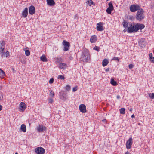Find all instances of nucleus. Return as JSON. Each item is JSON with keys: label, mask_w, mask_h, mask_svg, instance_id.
I'll list each match as a JSON object with an SVG mask.
<instances>
[{"label": "nucleus", "mask_w": 154, "mask_h": 154, "mask_svg": "<svg viewBox=\"0 0 154 154\" xmlns=\"http://www.w3.org/2000/svg\"><path fill=\"white\" fill-rule=\"evenodd\" d=\"M25 54L27 56H29L30 54V51L29 50H26L25 51Z\"/></svg>", "instance_id": "7c9ffc66"}, {"label": "nucleus", "mask_w": 154, "mask_h": 154, "mask_svg": "<svg viewBox=\"0 0 154 154\" xmlns=\"http://www.w3.org/2000/svg\"><path fill=\"white\" fill-rule=\"evenodd\" d=\"M90 2V3L91 4L93 5H95L94 4V3L93 1L91 0H90V1H88V2L89 3V2Z\"/></svg>", "instance_id": "de8ad7c7"}, {"label": "nucleus", "mask_w": 154, "mask_h": 154, "mask_svg": "<svg viewBox=\"0 0 154 154\" xmlns=\"http://www.w3.org/2000/svg\"><path fill=\"white\" fill-rule=\"evenodd\" d=\"M9 52L8 51L6 52L5 53L6 57H7L9 55Z\"/></svg>", "instance_id": "c03bdc74"}, {"label": "nucleus", "mask_w": 154, "mask_h": 154, "mask_svg": "<svg viewBox=\"0 0 154 154\" xmlns=\"http://www.w3.org/2000/svg\"><path fill=\"white\" fill-rule=\"evenodd\" d=\"M62 58L61 57H56L55 58V60L56 63H59L62 61Z\"/></svg>", "instance_id": "393cba45"}, {"label": "nucleus", "mask_w": 154, "mask_h": 154, "mask_svg": "<svg viewBox=\"0 0 154 154\" xmlns=\"http://www.w3.org/2000/svg\"><path fill=\"white\" fill-rule=\"evenodd\" d=\"M59 66L60 69H65L67 67V64L65 63H61L59 64Z\"/></svg>", "instance_id": "6ab92c4d"}, {"label": "nucleus", "mask_w": 154, "mask_h": 154, "mask_svg": "<svg viewBox=\"0 0 154 154\" xmlns=\"http://www.w3.org/2000/svg\"><path fill=\"white\" fill-rule=\"evenodd\" d=\"M113 10L110 8H108L106 10V11L107 12V13L109 14H111V11Z\"/></svg>", "instance_id": "cd10ccee"}, {"label": "nucleus", "mask_w": 154, "mask_h": 154, "mask_svg": "<svg viewBox=\"0 0 154 154\" xmlns=\"http://www.w3.org/2000/svg\"><path fill=\"white\" fill-rule=\"evenodd\" d=\"M131 117L132 118H133L135 117V116L134 114H133L131 115Z\"/></svg>", "instance_id": "5fc2aeb1"}, {"label": "nucleus", "mask_w": 154, "mask_h": 154, "mask_svg": "<svg viewBox=\"0 0 154 154\" xmlns=\"http://www.w3.org/2000/svg\"><path fill=\"white\" fill-rule=\"evenodd\" d=\"M134 65L132 64H129L128 66L129 68L130 69H132Z\"/></svg>", "instance_id": "a18cd8bd"}, {"label": "nucleus", "mask_w": 154, "mask_h": 154, "mask_svg": "<svg viewBox=\"0 0 154 154\" xmlns=\"http://www.w3.org/2000/svg\"><path fill=\"white\" fill-rule=\"evenodd\" d=\"M54 82V79L53 78H52L50 79L49 83L50 84H51L53 83Z\"/></svg>", "instance_id": "4c0bfd02"}, {"label": "nucleus", "mask_w": 154, "mask_h": 154, "mask_svg": "<svg viewBox=\"0 0 154 154\" xmlns=\"http://www.w3.org/2000/svg\"><path fill=\"white\" fill-rule=\"evenodd\" d=\"M129 109L130 111H131L133 110V109L132 108H130Z\"/></svg>", "instance_id": "864d4df0"}, {"label": "nucleus", "mask_w": 154, "mask_h": 154, "mask_svg": "<svg viewBox=\"0 0 154 154\" xmlns=\"http://www.w3.org/2000/svg\"><path fill=\"white\" fill-rule=\"evenodd\" d=\"M79 108L80 112L83 113H85L86 112V107L84 104H82L80 105Z\"/></svg>", "instance_id": "f8f14e48"}, {"label": "nucleus", "mask_w": 154, "mask_h": 154, "mask_svg": "<svg viewBox=\"0 0 154 154\" xmlns=\"http://www.w3.org/2000/svg\"><path fill=\"white\" fill-rule=\"evenodd\" d=\"M35 152L38 154H44L45 150L42 147H38L35 149Z\"/></svg>", "instance_id": "423d86ee"}, {"label": "nucleus", "mask_w": 154, "mask_h": 154, "mask_svg": "<svg viewBox=\"0 0 154 154\" xmlns=\"http://www.w3.org/2000/svg\"><path fill=\"white\" fill-rule=\"evenodd\" d=\"M62 44L64 46L63 51H68L69 48L70 43L68 42L66 40H63Z\"/></svg>", "instance_id": "20e7f679"}, {"label": "nucleus", "mask_w": 154, "mask_h": 154, "mask_svg": "<svg viewBox=\"0 0 154 154\" xmlns=\"http://www.w3.org/2000/svg\"><path fill=\"white\" fill-rule=\"evenodd\" d=\"M5 75V72L0 68V77H3Z\"/></svg>", "instance_id": "a878e982"}, {"label": "nucleus", "mask_w": 154, "mask_h": 154, "mask_svg": "<svg viewBox=\"0 0 154 154\" xmlns=\"http://www.w3.org/2000/svg\"><path fill=\"white\" fill-rule=\"evenodd\" d=\"M49 92H50V94H49L50 96L51 97H53L54 95V92L51 90H49Z\"/></svg>", "instance_id": "c756f323"}, {"label": "nucleus", "mask_w": 154, "mask_h": 154, "mask_svg": "<svg viewBox=\"0 0 154 154\" xmlns=\"http://www.w3.org/2000/svg\"><path fill=\"white\" fill-rule=\"evenodd\" d=\"M83 62H87L89 60V55L88 53L85 52L83 53L82 57L81 58Z\"/></svg>", "instance_id": "39448f33"}, {"label": "nucleus", "mask_w": 154, "mask_h": 154, "mask_svg": "<svg viewBox=\"0 0 154 154\" xmlns=\"http://www.w3.org/2000/svg\"><path fill=\"white\" fill-rule=\"evenodd\" d=\"M112 60H117L118 61H119V59L118 57H114L112 59Z\"/></svg>", "instance_id": "ea45409f"}, {"label": "nucleus", "mask_w": 154, "mask_h": 154, "mask_svg": "<svg viewBox=\"0 0 154 154\" xmlns=\"http://www.w3.org/2000/svg\"><path fill=\"white\" fill-rule=\"evenodd\" d=\"M77 87L75 86V87H74V88H73L72 89V91L73 92H75V91H77Z\"/></svg>", "instance_id": "49530a36"}, {"label": "nucleus", "mask_w": 154, "mask_h": 154, "mask_svg": "<svg viewBox=\"0 0 154 154\" xmlns=\"http://www.w3.org/2000/svg\"><path fill=\"white\" fill-rule=\"evenodd\" d=\"M41 60L43 61L46 62L47 61V60L45 55H42L40 57Z\"/></svg>", "instance_id": "b1692460"}, {"label": "nucleus", "mask_w": 154, "mask_h": 154, "mask_svg": "<svg viewBox=\"0 0 154 154\" xmlns=\"http://www.w3.org/2000/svg\"><path fill=\"white\" fill-rule=\"evenodd\" d=\"M59 93L61 99L65 100L66 99L67 93L65 91H61Z\"/></svg>", "instance_id": "9b49d317"}, {"label": "nucleus", "mask_w": 154, "mask_h": 154, "mask_svg": "<svg viewBox=\"0 0 154 154\" xmlns=\"http://www.w3.org/2000/svg\"><path fill=\"white\" fill-rule=\"evenodd\" d=\"M149 58H150L151 57H152V53H149Z\"/></svg>", "instance_id": "8fccbe9b"}, {"label": "nucleus", "mask_w": 154, "mask_h": 154, "mask_svg": "<svg viewBox=\"0 0 154 154\" xmlns=\"http://www.w3.org/2000/svg\"><path fill=\"white\" fill-rule=\"evenodd\" d=\"M4 47H0V52H2L4 51Z\"/></svg>", "instance_id": "37998d69"}, {"label": "nucleus", "mask_w": 154, "mask_h": 154, "mask_svg": "<svg viewBox=\"0 0 154 154\" xmlns=\"http://www.w3.org/2000/svg\"><path fill=\"white\" fill-rule=\"evenodd\" d=\"M140 7L138 5H133L130 7V10L131 12H134L137 11H138L141 9Z\"/></svg>", "instance_id": "f03ea898"}, {"label": "nucleus", "mask_w": 154, "mask_h": 154, "mask_svg": "<svg viewBox=\"0 0 154 154\" xmlns=\"http://www.w3.org/2000/svg\"><path fill=\"white\" fill-rule=\"evenodd\" d=\"M109 63L108 60L106 59H104L102 62V65L104 67L106 66Z\"/></svg>", "instance_id": "412c9836"}, {"label": "nucleus", "mask_w": 154, "mask_h": 154, "mask_svg": "<svg viewBox=\"0 0 154 154\" xmlns=\"http://www.w3.org/2000/svg\"><path fill=\"white\" fill-rule=\"evenodd\" d=\"M139 46L142 48L144 47L146 45V42L144 39H141L138 42Z\"/></svg>", "instance_id": "4468645a"}, {"label": "nucleus", "mask_w": 154, "mask_h": 154, "mask_svg": "<svg viewBox=\"0 0 154 154\" xmlns=\"http://www.w3.org/2000/svg\"><path fill=\"white\" fill-rule=\"evenodd\" d=\"M109 70V68H107L105 69V71L106 72H108Z\"/></svg>", "instance_id": "3c124183"}, {"label": "nucleus", "mask_w": 154, "mask_h": 154, "mask_svg": "<svg viewBox=\"0 0 154 154\" xmlns=\"http://www.w3.org/2000/svg\"><path fill=\"white\" fill-rule=\"evenodd\" d=\"M149 97L151 98V99H152L154 98V93H149Z\"/></svg>", "instance_id": "72a5a7b5"}, {"label": "nucleus", "mask_w": 154, "mask_h": 154, "mask_svg": "<svg viewBox=\"0 0 154 154\" xmlns=\"http://www.w3.org/2000/svg\"><path fill=\"white\" fill-rule=\"evenodd\" d=\"M144 11L143 9L141 8L137 12L135 17L139 21H140L145 18Z\"/></svg>", "instance_id": "f257e3e1"}, {"label": "nucleus", "mask_w": 154, "mask_h": 154, "mask_svg": "<svg viewBox=\"0 0 154 154\" xmlns=\"http://www.w3.org/2000/svg\"><path fill=\"white\" fill-rule=\"evenodd\" d=\"M135 29V25L131 24L129 25V26L128 28L127 32L128 33H132L134 32H137Z\"/></svg>", "instance_id": "7ed1b4c3"}, {"label": "nucleus", "mask_w": 154, "mask_h": 154, "mask_svg": "<svg viewBox=\"0 0 154 154\" xmlns=\"http://www.w3.org/2000/svg\"><path fill=\"white\" fill-rule=\"evenodd\" d=\"M109 5V7L110 8L112 9H114V7L113 6V5H112V4L111 2H110L108 4Z\"/></svg>", "instance_id": "c85d7f7f"}, {"label": "nucleus", "mask_w": 154, "mask_h": 154, "mask_svg": "<svg viewBox=\"0 0 154 154\" xmlns=\"http://www.w3.org/2000/svg\"><path fill=\"white\" fill-rule=\"evenodd\" d=\"M35 12V7L32 5L29 7V12L31 15H33Z\"/></svg>", "instance_id": "ddd939ff"}, {"label": "nucleus", "mask_w": 154, "mask_h": 154, "mask_svg": "<svg viewBox=\"0 0 154 154\" xmlns=\"http://www.w3.org/2000/svg\"><path fill=\"white\" fill-rule=\"evenodd\" d=\"M20 129L23 132H26V129L25 125L24 124H22L21 126Z\"/></svg>", "instance_id": "aec40b11"}, {"label": "nucleus", "mask_w": 154, "mask_h": 154, "mask_svg": "<svg viewBox=\"0 0 154 154\" xmlns=\"http://www.w3.org/2000/svg\"><path fill=\"white\" fill-rule=\"evenodd\" d=\"M129 19L131 20H134L135 19V18L133 16H131L130 17Z\"/></svg>", "instance_id": "09e8293b"}, {"label": "nucleus", "mask_w": 154, "mask_h": 154, "mask_svg": "<svg viewBox=\"0 0 154 154\" xmlns=\"http://www.w3.org/2000/svg\"><path fill=\"white\" fill-rule=\"evenodd\" d=\"M120 113L122 114H124L125 113V109L124 108H122L120 109Z\"/></svg>", "instance_id": "bb28decb"}, {"label": "nucleus", "mask_w": 154, "mask_h": 154, "mask_svg": "<svg viewBox=\"0 0 154 154\" xmlns=\"http://www.w3.org/2000/svg\"><path fill=\"white\" fill-rule=\"evenodd\" d=\"M53 99L52 98H49L48 99V102L49 103H51L53 102Z\"/></svg>", "instance_id": "79ce46f5"}, {"label": "nucleus", "mask_w": 154, "mask_h": 154, "mask_svg": "<svg viewBox=\"0 0 154 154\" xmlns=\"http://www.w3.org/2000/svg\"><path fill=\"white\" fill-rule=\"evenodd\" d=\"M46 127L42 125H39L36 128V129L38 132H43L46 130Z\"/></svg>", "instance_id": "6e6552de"}, {"label": "nucleus", "mask_w": 154, "mask_h": 154, "mask_svg": "<svg viewBox=\"0 0 154 154\" xmlns=\"http://www.w3.org/2000/svg\"><path fill=\"white\" fill-rule=\"evenodd\" d=\"M47 4L49 6H54L55 3L54 0H46Z\"/></svg>", "instance_id": "a211bd4d"}, {"label": "nucleus", "mask_w": 154, "mask_h": 154, "mask_svg": "<svg viewBox=\"0 0 154 154\" xmlns=\"http://www.w3.org/2000/svg\"><path fill=\"white\" fill-rule=\"evenodd\" d=\"M93 49L94 50H97L98 51L100 50V48L99 47L96 46L93 48Z\"/></svg>", "instance_id": "f704fd0d"}, {"label": "nucleus", "mask_w": 154, "mask_h": 154, "mask_svg": "<svg viewBox=\"0 0 154 154\" xmlns=\"http://www.w3.org/2000/svg\"><path fill=\"white\" fill-rule=\"evenodd\" d=\"M135 25L137 32L138 30H141L145 27L144 25L143 24L137 23Z\"/></svg>", "instance_id": "9d476101"}, {"label": "nucleus", "mask_w": 154, "mask_h": 154, "mask_svg": "<svg viewBox=\"0 0 154 154\" xmlns=\"http://www.w3.org/2000/svg\"><path fill=\"white\" fill-rule=\"evenodd\" d=\"M2 109V106L1 105H0V111Z\"/></svg>", "instance_id": "6e6d98bb"}, {"label": "nucleus", "mask_w": 154, "mask_h": 154, "mask_svg": "<svg viewBox=\"0 0 154 154\" xmlns=\"http://www.w3.org/2000/svg\"><path fill=\"white\" fill-rule=\"evenodd\" d=\"M65 89L66 90L69 91L71 89L70 86V85H67L66 86Z\"/></svg>", "instance_id": "473e14b6"}, {"label": "nucleus", "mask_w": 154, "mask_h": 154, "mask_svg": "<svg viewBox=\"0 0 154 154\" xmlns=\"http://www.w3.org/2000/svg\"><path fill=\"white\" fill-rule=\"evenodd\" d=\"M15 154H18L17 153H16Z\"/></svg>", "instance_id": "bf43d9fd"}, {"label": "nucleus", "mask_w": 154, "mask_h": 154, "mask_svg": "<svg viewBox=\"0 0 154 154\" xmlns=\"http://www.w3.org/2000/svg\"><path fill=\"white\" fill-rule=\"evenodd\" d=\"M120 98V96L119 95H118L117 96V98L118 99H119Z\"/></svg>", "instance_id": "603ef678"}, {"label": "nucleus", "mask_w": 154, "mask_h": 154, "mask_svg": "<svg viewBox=\"0 0 154 154\" xmlns=\"http://www.w3.org/2000/svg\"><path fill=\"white\" fill-rule=\"evenodd\" d=\"M1 54V56L2 58H3L5 56V54L4 51L2 52H0Z\"/></svg>", "instance_id": "c9c22d12"}, {"label": "nucleus", "mask_w": 154, "mask_h": 154, "mask_svg": "<svg viewBox=\"0 0 154 154\" xmlns=\"http://www.w3.org/2000/svg\"><path fill=\"white\" fill-rule=\"evenodd\" d=\"M133 142V140L131 137L130 138L127 140L126 143V148L128 149H129L131 148Z\"/></svg>", "instance_id": "0eeeda50"}, {"label": "nucleus", "mask_w": 154, "mask_h": 154, "mask_svg": "<svg viewBox=\"0 0 154 154\" xmlns=\"http://www.w3.org/2000/svg\"><path fill=\"white\" fill-rule=\"evenodd\" d=\"M126 30L125 29H124L123 31V32H126Z\"/></svg>", "instance_id": "13d9d810"}, {"label": "nucleus", "mask_w": 154, "mask_h": 154, "mask_svg": "<svg viewBox=\"0 0 154 154\" xmlns=\"http://www.w3.org/2000/svg\"><path fill=\"white\" fill-rule=\"evenodd\" d=\"M57 78L58 79H63V80H64L65 79V78L64 76H63L62 75H59L58 76Z\"/></svg>", "instance_id": "2f4dec72"}, {"label": "nucleus", "mask_w": 154, "mask_h": 154, "mask_svg": "<svg viewBox=\"0 0 154 154\" xmlns=\"http://www.w3.org/2000/svg\"><path fill=\"white\" fill-rule=\"evenodd\" d=\"M110 83L113 86H116L117 85V82L115 81L112 78H111V79Z\"/></svg>", "instance_id": "4be33fe9"}, {"label": "nucleus", "mask_w": 154, "mask_h": 154, "mask_svg": "<svg viewBox=\"0 0 154 154\" xmlns=\"http://www.w3.org/2000/svg\"><path fill=\"white\" fill-rule=\"evenodd\" d=\"M125 154H129V152H126Z\"/></svg>", "instance_id": "4d7b16f0"}, {"label": "nucleus", "mask_w": 154, "mask_h": 154, "mask_svg": "<svg viewBox=\"0 0 154 154\" xmlns=\"http://www.w3.org/2000/svg\"><path fill=\"white\" fill-rule=\"evenodd\" d=\"M28 8L26 7L23 11L22 13V15L23 17L26 18L28 15Z\"/></svg>", "instance_id": "2eb2a0df"}, {"label": "nucleus", "mask_w": 154, "mask_h": 154, "mask_svg": "<svg viewBox=\"0 0 154 154\" xmlns=\"http://www.w3.org/2000/svg\"><path fill=\"white\" fill-rule=\"evenodd\" d=\"M150 60L151 61V62L152 63H154V57H152L149 58Z\"/></svg>", "instance_id": "a19ab883"}, {"label": "nucleus", "mask_w": 154, "mask_h": 154, "mask_svg": "<svg viewBox=\"0 0 154 154\" xmlns=\"http://www.w3.org/2000/svg\"><path fill=\"white\" fill-rule=\"evenodd\" d=\"M97 26L96 27L97 30V31H102L104 30V28L103 27V23L102 22H99L97 23Z\"/></svg>", "instance_id": "1a4fd4ad"}, {"label": "nucleus", "mask_w": 154, "mask_h": 154, "mask_svg": "<svg viewBox=\"0 0 154 154\" xmlns=\"http://www.w3.org/2000/svg\"><path fill=\"white\" fill-rule=\"evenodd\" d=\"M3 98V96L2 93L0 92V102L2 101Z\"/></svg>", "instance_id": "e433bc0d"}, {"label": "nucleus", "mask_w": 154, "mask_h": 154, "mask_svg": "<svg viewBox=\"0 0 154 154\" xmlns=\"http://www.w3.org/2000/svg\"><path fill=\"white\" fill-rule=\"evenodd\" d=\"M122 24L124 27L126 29L128 28V23L127 21L124 20L123 22L122 23Z\"/></svg>", "instance_id": "5701e85b"}, {"label": "nucleus", "mask_w": 154, "mask_h": 154, "mask_svg": "<svg viewBox=\"0 0 154 154\" xmlns=\"http://www.w3.org/2000/svg\"><path fill=\"white\" fill-rule=\"evenodd\" d=\"M5 43L4 41H2L1 43L0 46L2 47H4Z\"/></svg>", "instance_id": "58836bf2"}, {"label": "nucleus", "mask_w": 154, "mask_h": 154, "mask_svg": "<svg viewBox=\"0 0 154 154\" xmlns=\"http://www.w3.org/2000/svg\"><path fill=\"white\" fill-rule=\"evenodd\" d=\"M97 40V37L95 35L92 36L90 38V41L92 43H94Z\"/></svg>", "instance_id": "f3484780"}, {"label": "nucleus", "mask_w": 154, "mask_h": 154, "mask_svg": "<svg viewBox=\"0 0 154 154\" xmlns=\"http://www.w3.org/2000/svg\"><path fill=\"white\" fill-rule=\"evenodd\" d=\"M26 107L25 104L23 102H21L20 104V109L22 111H24Z\"/></svg>", "instance_id": "dca6fc26"}]
</instances>
